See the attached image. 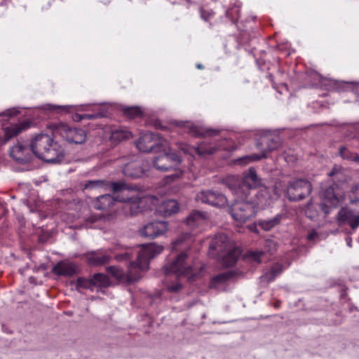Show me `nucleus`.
<instances>
[{
  "mask_svg": "<svg viewBox=\"0 0 359 359\" xmlns=\"http://www.w3.org/2000/svg\"><path fill=\"white\" fill-rule=\"evenodd\" d=\"M84 187L85 189L103 187L105 189L110 188L114 193L117 194L115 198L109 194L97 197L93 203L94 208L97 210H107L111 208L116 201H119L125 203L124 208L130 209L131 215L141 212L142 200L139 189L136 187L129 186L122 182H108L103 180H92L87 182Z\"/></svg>",
  "mask_w": 359,
  "mask_h": 359,
  "instance_id": "1",
  "label": "nucleus"
},
{
  "mask_svg": "<svg viewBox=\"0 0 359 359\" xmlns=\"http://www.w3.org/2000/svg\"><path fill=\"white\" fill-rule=\"evenodd\" d=\"M10 154L15 161L21 163L29 162L32 154L50 163H60L65 156V151L61 145L46 134L36 135L29 147L20 143L15 144L11 147Z\"/></svg>",
  "mask_w": 359,
  "mask_h": 359,
  "instance_id": "2",
  "label": "nucleus"
},
{
  "mask_svg": "<svg viewBox=\"0 0 359 359\" xmlns=\"http://www.w3.org/2000/svg\"><path fill=\"white\" fill-rule=\"evenodd\" d=\"M163 250V247L161 245L156 243L144 245L138 252L136 262L130 263L127 273L117 266H109L107 271L119 281H137L142 277V273L149 269L150 260L161 254Z\"/></svg>",
  "mask_w": 359,
  "mask_h": 359,
  "instance_id": "3",
  "label": "nucleus"
},
{
  "mask_svg": "<svg viewBox=\"0 0 359 359\" xmlns=\"http://www.w3.org/2000/svg\"><path fill=\"white\" fill-rule=\"evenodd\" d=\"M159 154L152 160V166L161 172L175 170V174L167 177L174 181L180 179L183 176L184 170L181 167L182 158L175 152L172 151L170 146L166 140H162L158 142Z\"/></svg>",
  "mask_w": 359,
  "mask_h": 359,
  "instance_id": "4",
  "label": "nucleus"
},
{
  "mask_svg": "<svg viewBox=\"0 0 359 359\" xmlns=\"http://www.w3.org/2000/svg\"><path fill=\"white\" fill-rule=\"evenodd\" d=\"M163 269L167 275L175 274L177 277H184L189 282H192L201 276L203 266L198 262L190 261L186 250L179 253L172 261L168 262Z\"/></svg>",
  "mask_w": 359,
  "mask_h": 359,
  "instance_id": "5",
  "label": "nucleus"
},
{
  "mask_svg": "<svg viewBox=\"0 0 359 359\" xmlns=\"http://www.w3.org/2000/svg\"><path fill=\"white\" fill-rule=\"evenodd\" d=\"M223 184L227 187L236 197H248L250 190L261 185L262 180L257 176L254 168H250L243 177L228 176L223 179Z\"/></svg>",
  "mask_w": 359,
  "mask_h": 359,
  "instance_id": "6",
  "label": "nucleus"
},
{
  "mask_svg": "<svg viewBox=\"0 0 359 359\" xmlns=\"http://www.w3.org/2000/svg\"><path fill=\"white\" fill-rule=\"evenodd\" d=\"M53 133L61 136L68 143L81 144L87 140L86 130L81 128H70L64 123H58L52 126Z\"/></svg>",
  "mask_w": 359,
  "mask_h": 359,
  "instance_id": "7",
  "label": "nucleus"
},
{
  "mask_svg": "<svg viewBox=\"0 0 359 359\" xmlns=\"http://www.w3.org/2000/svg\"><path fill=\"white\" fill-rule=\"evenodd\" d=\"M344 198V191L337 185L330 186L325 189L321 194L322 202L320 208L325 215L330 210L337 207Z\"/></svg>",
  "mask_w": 359,
  "mask_h": 359,
  "instance_id": "8",
  "label": "nucleus"
},
{
  "mask_svg": "<svg viewBox=\"0 0 359 359\" xmlns=\"http://www.w3.org/2000/svg\"><path fill=\"white\" fill-rule=\"evenodd\" d=\"M230 208L232 217L238 222H245L255 215V205L246 201L248 197H237Z\"/></svg>",
  "mask_w": 359,
  "mask_h": 359,
  "instance_id": "9",
  "label": "nucleus"
},
{
  "mask_svg": "<svg viewBox=\"0 0 359 359\" xmlns=\"http://www.w3.org/2000/svg\"><path fill=\"white\" fill-rule=\"evenodd\" d=\"M312 185L308 180L299 179L290 182L287 188V196L290 201H300L309 196Z\"/></svg>",
  "mask_w": 359,
  "mask_h": 359,
  "instance_id": "10",
  "label": "nucleus"
},
{
  "mask_svg": "<svg viewBox=\"0 0 359 359\" xmlns=\"http://www.w3.org/2000/svg\"><path fill=\"white\" fill-rule=\"evenodd\" d=\"M196 201L218 208L226 207L228 204L227 198L224 194L210 189L199 191L196 195Z\"/></svg>",
  "mask_w": 359,
  "mask_h": 359,
  "instance_id": "11",
  "label": "nucleus"
},
{
  "mask_svg": "<svg viewBox=\"0 0 359 359\" xmlns=\"http://www.w3.org/2000/svg\"><path fill=\"white\" fill-rule=\"evenodd\" d=\"M142 202L140 205L145 202H151L156 205V212L163 216H170L173 214L177 213L179 211V204L175 200H166L162 201L161 203L157 204L158 198L155 196H150L148 198H142ZM142 210V208H140Z\"/></svg>",
  "mask_w": 359,
  "mask_h": 359,
  "instance_id": "12",
  "label": "nucleus"
},
{
  "mask_svg": "<svg viewBox=\"0 0 359 359\" xmlns=\"http://www.w3.org/2000/svg\"><path fill=\"white\" fill-rule=\"evenodd\" d=\"M168 230V224L163 221H154L143 226L139 230L140 234L144 238H155L163 235Z\"/></svg>",
  "mask_w": 359,
  "mask_h": 359,
  "instance_id": "13",
  "label": "nucleus"
},
{
  "mask_svg": "<svg viewBox=\"0 0 359 359\" xmlns=\"http://www.w3.org/2000/svg\"><path fill=\"white\" fill-rule=\"evenodd\" d=\"M234 243L224 233L215 235L210 244L209 253L212 257H217L225 252Z\"/></svg>",
  "mask_w": 359,
  "mask_h": 359,
  "instance_id": "14",
  "label": "nucleus"
},
{
  "mask_svg": "<svg viewBox=\"0 0 359 359\" xmlns=\"http://www.w3.org/2000/svg\"><path fill=\"white\" fill-rule=\"evenodd\" d=\"M164 140L160 137L158 135L147 133H144L138 139L136 145L140 151L149 152L153 149L156 151L159 149L158 142Z\"/></svg>",
  "mask_w": 359,
  "mask_h": 359,
  "instance_id": "15",
  "label": "nucleus"
},
{
  "mask_svg": "<svg viewBox=\"0 0 359 359\" xmlns=\"http://www.w3.org/2000/svg\"><path fill=\"white\" fill-rule=\"evenodd\" d=\"M337 220L341 224H348L352 229L359 226V211L351 208H342L338 212Z\"/></svg>",
  "mask_w": 359,
  "mask_h": 359,
  "instance_id": "16",
  "label": "nucleus"
},
{
  "mask_svg": "<svg viewBox=\"0 0 359 359\" xmlns=\"http://www.w3.org/2000/svg\"><path fill=\"white\" fill-rule=\"evenodd\" d=\"M180 149L185 154L194 155V153H197L199 156H205L215 153L219 149L215 146H212V144L203 142L201 144H198L197 147H191L186 144H181Z\"/></svg>",
  "mask_w": 359,
  "mask_h": 359,
  "instance_id": "17",
  "label": "nucleus"
},
{
  "mask_svg": "<svg viewBox=\"0 0 359 359\" xmlns=\"http://www.w3.org/2000/svg\"><path fill=\"white\" fill-rule=\"evenodd\" d=\"M273 195L271 194V191L268 187H262L257 194H256L257 198L252 203L255 205L264 207L269 205L273 199L277 198L280 196L279 191L276 189L273 190Z\"/></svg>",
  "mask_w": 359,
  "mask_h": 359,
  "instance_id": "18",
  "label": "nucleus"
},
{
  "mask_svg": "<svg viewBox=\"0 0 359 359\" xmlns=\"http://www.w3.org/2000/svg\"><path fill=\"white\" fill-rule=\"evenodd\" d=\"M177 126L184 128L187 133L194 137L212 136L217 133L216 130L199 127L188 121L179 122Z\"/></svg>",
  "mask_w": 359,
  "mask_h": 359,
  "instance_id": "19",
  "label": "nucleus"
},
{
  "mask_svg": "<svg viewBox=\"0 0 359 359\" xmlns=\"http://www.w3.org/2000/svg\"><path fill=\"white\" fill-rule=\"evenodd\" d=\"M52 271L57 276H71L77 273L78 266L72 262L64 260L57 263L53 267Z\"/></svg>",
  "mask_w": 359,
  "mask_h": 359,
  "instance_id": "20",
  "label": "nucleus"
},
{
  "mask_svg": "<svg viewBox=\"0 0 359 359\" xmlns=\"http://www.w3.org/2000/svg\"><path fill=\"white\" fill-rule=\"evenodd\" d=\"M241 251L239 248L235 246V244L228 248L225 252L219 254L217 257L220 259L221 263L226 267L233 266L237 262Z\"/></svg>",
  "mask_w": 359,
  "mask_h": 359,
  "instance_id": "21",
  "label": "nucleus"
},
{
  "mask_svg": "<svg viewBox=\"0 0 359 359\" xmlns=\"http://www.w3.org/2000/svg\"><path fill=\"white\" fill-rule=\"evenodd\" d=\"M123 174L130 177H141L144 174V169L139 161H133L126 164L123 168Z\"/></svg>",
  "mask_w": 359,
  "mask_h": 359,
  "instance_id": "22",
  "label": "nucleus"
},
{
  "mask_svg": "<svg viewBox=\"0 0 359 359\" xmlns=\"http://www.w3.org/2000/svg\"><path fill=\"white\" fill-rule=\"evenodd\" d=\"M29 124L25 122H20L12 124L4 128L5 138L8 140L29 128Z\"/></svg>",
  "mask_w": 359,
  "mask_h": 359,
  "instance_id": "23",
  "label": "nucleus"
},
{
  "mask_svg": "<svg viewBox=\"0 0 359 359\" xmlns=\"http://www.w3.org/2000/svg\"><path fill=\"white\" fill-rule=\"evenodd\" d=\"M206 216L204 212L193 211L187 218L186 224L191 229H194L205 222Z\"/></svg>",
  "mask_w": 359,
  "mask_h": 359,
  "instance_id": "24",
  "label": "nucleus"
},
{
  "mask_svg": "<svg viewBox=\"0 0 359 359\" xmlns=\"http://www.w3.org/2000/svg\"><path fill=\"white\" fill-rule=\"evenodd\" d=\"M282 218L281 215H276L273 218L259 220L258 225L264 231H270L280 223Z\"/></svg>",
  "mask_w": 359,
  "mask_h": 359,
  "instance_id": "25",
  "label": "nucleus"
},
{
  "mask_svg": "<svg viewBox=\"0 0 359 359\" xmlns=\"http://www.w3.org/2000/svg\"><path fill=\"white\" fill-rule=\"evenodd\" d=\"M132 134L130 131L124 128H118L113 130L111 133L110 140L112 142L116 144L124 140L131 137Z\"/></svg>",
  "mask_w": 359,
  "mask_h": 359,
  "instance_id": "26",
  "label": "nucleus"
},
{
  "mask_svg": "<svg viewBox=\"0 0 359 359\" xmlns=\"http://www.w3.org/2000/svg\"><path fill=\"white\" fill-rule=\"evenodd\" d=\"M93 287L98 289L106 288L110 285V280L107 275L96 273L91 278Z\"/></svg>",
  "mask_w": 359,
  "mask_h": 359,
  "instance_id": "27",
  "label": "nucleus"
},
{
  "mask_svg": "<svg viewBox=\"0 0 359 359\" xmlns=\"http://www.w3.org/2000/svg\"><path fill=\"white\" fill-rule=\"evenodd\" d=\"M88 262L93 265H101L107 263L110 260L109 255H100L98 252H91L87 256Z\"/></svg>",
  "mask_w": 359,
  "mask_h": 359,
  "instance_id": "28",
  "label": "nucleus"
},
{
  "mask_svg": "<svg viewBox=\"0 0 359 359\" xmlns=\"http://www.w3.org/2000/svg\"><path fill=\"white\" fill-rule=\"evenodd\" d=\"M189 235L188 233H183L180 235L172 243V250H178L181 249H186L189 244L187 243Z\"/></svg>",
  "mask_w": 359,
  "mask_h": 359,
  "instance_id": "29",
  "label": "nucleus"
},
{
  "mask_svg": "<svg viewBox=\"0 0 359 359\" xmlns=\"http://www.w3.org/2000/svg\"><path fill=\"white\" fill-rule=\"evenodd\" d=\"M339 154L343 159L355 161L359 164V156L357 154L350 151L346 147H342L340 148Z\"/></svg>",
  "mask_w": 359,
  "mask_h": 359,
  "instance_id": "30",
  "label": "nucleus"
},
{
  "mask_svg": "<svg viewBox=\"0 0 359 359\" xmlns=\"http://www.w3.org/2000/svg\"><path fill=\"white\" fill-rule=\"evenodd\" d=\"M232 276L231 272H226L214 277L211 280V286L219 288L222 284L225 283Z\"/></svg>",
  "mask_w": 359,
  "mask_h": 359,
  "instance_id": "31",
  "label": "nucleus"
},
{
  "mask_svg": "<svg viewBox=\"0 0 359 359\" xmlns=\"http://www.w3.org/2000/svg\"><path fill=\"white\" fill-rule=\"evenodd\" d=\"M282 270L283 269L280 265L276 264L271 268L269 272L266 273L263 276H262V278L264 281H272L278 275L281 273Z\"/></svg>",
  "mask_w": 359,
  "mask_h": 359,
  "instance_id": "32",
  "label": "nucleus"
},
{
  "mask_svg": "<svg viewBox=\"0 0 359 359\" xmlns=\"http://www.w3.org/2000/svg\"><path fill=\"white\" fill-rule=\"evenodd\" d=\"M71 107L69 105H54L50 104H46L41 107L43 110L50 111H64L67 112L69 109Z\"/></svg>",
  "mask_w": 359,
  "mask_h": 359,
  "instance_id": "33",
  "label": "nucleus"
},
{
  "mask_svg": "<svg viewBox=\"0 0 359 359\" xmlns=\"http://www.w3.org/2000/svg\"><path fill=\"white\" fill-rule=\"evenodd\" d=\"M305 214L309 218L314 219L318 215V205L310 201L306 205Z\"/></svg>",
  "mask_w": 359,
  "mask_h": 359,
  "instance_id": "34",
  "label": "nucleus"
},
{
  "mask_svg": "<svg viewBox=\"0 0 359 359\" xmlns=\"http://www.w3.org/2000/svg\"><path fill=\"white\" fill-rule=\"evenodd\" d=\"M123 113L127 117L133 118L140 116L142 112L140 108L137 107H130L124 108Z\"/></svg>",
  "mask_w": 359,
  "mask_h": 359,
  "instance_id": "35",
  "label": "nucleus"
},
{
  "mask_svg": "<svg viewBox=\"0 0 359 359\" xmlns=\"http://www.w3.org/2000/svg\"><path fill=\"white\" fill-rule=\"evenodd\" d=\"M266 154L265 152H263L262 154L260 155H258V154H252V155H249V156H246L241 159H239L238 161H241V163H243H243L246 164V163H248L250 162H252V161H259L263 158H266Z\"/></svg>",
  "mask_w": 359,
  "mask_h": 359,
  "instance_id": "36",
  "label": "nucleus"
},
{
  "mask_svg": "<svg viewBox=\"0 0 359 359\" xmlns=\"http://www.w3.org/2000/svg\"><path fill=\"white\" fill-rule=\"evenodd\" d=\"M76 287L78 289L86 288L91 290H93V285L91 279L87 280L83 278H79L76 282Z\"/></svg>",
  "mask_w": 359,
  "mask_h": 359,
  "instance_id": "37",
  "label": "nucleus"
},
{
  "mask_svg": "<svg viewBox=\"0 0 359 359\" xmlns=\"http://www.w3.org/2000/svg\"><path fill=\"white\" fill-rule=\"evenodd\" d=\"M102 116L103 115L100 113H97V114H83V115H80V114H74L73 119L76 121H79L83 118L92 119V118H95L100 117Z\"/></svg>",
  "mask_w": 359,
  "mask_h": 359,
  "instance_id": "38",
  "label": "nucleus"
},
{
  "mask_svg": "<svg viewBox=\"0 0 359 359\" xmlns=\"http://www.w3.org/2000/svg\"><path fill=\"white\" fill-rule=\"evenodd\" d=\"M132 257V253L130 250H127L126 252L123 253H118L115 255V259L118 262H121L123 260L130 259Z\"/></svg>",
  "mask_w": 359,
  "mask_h": 359,
  "instance_id": "39",
  "label": "nucleus"
},
{
  "mask_svg": "<svg viewBox=\"0 0 359 359\" xmlns=\"http://www.w3.org/2000/svg\"><path fill=\"white\" fill-rule=\"evenodd\" d=\"M328 175L332 177H335L336 180H340L343 176L342 169L341 168H334L333 170L328 174Z\"/></svg>",
  "mask_w": 359,
  "mask_h": 359,
  "instance_id": "40",
  "label": "nucleus"
},
{
  "mask_svg": "<svg viewBox=\"0 0 359 359\" xmlns=\"http://www.w3.org/2000/svg\"><path fill=\"white\" fill-rule=\"evenodd\" d=\"M182 284L179 282H176L175 283L172 285H170L167 286V290L170 292H176L181 290L182 288Z\"/></svg>",
  "mask_w": 359,
  "mask_h": 359,
  "instance_id": "41",
  "label": "nucleus"
},
{
  "mask_svg": "<svg viewBox=\"0 0 359 359\" xmlns=\"http://www.w3.org/2000/svg\"><path fill=\"white\" fill-rule=\"evenodd\" d=\"M19 111L16 108L9 109L6 110L4 112H2L0 114V116H13L14 115H16Z\"/></svg>",
  "mask_w": 359,
  "mask_h": 359,
  "instance_id": "42",
  "label": "nucleus"
},
{
  "mask_svg": "<svg viewBox=\"0 0 359 359\" xmlns=\"http://www.w3.org/2000/svg\"><path fill=\"white\" fill-rule=\"evenodd\" d=\"M265 245H266V247L269 248V252L270 253H273V252L276 250V245L275 243L272 241H269V240L266 241Z\"/></svg>",
  "mask_w": 359,
  "mask_h": 359,
  "instance_id": "43",
  "label": "nucleus"
},
{
  "mask_svg": "<svg viewBox=\"0 0 359 359\" xmlns=\"http://www.w3.org/2000/svg\"><path fill=\"white\" fill-rule=\"evenodd\" d=\"M201 18L205 21H207L213 15V13L212 11H205L203 9L201 10Z\"/></svg>",
  "mask_w": 359,
  "mask_h": 359,
  "instance_id": "44",
  "label": "nucleus"
},
{
  "mask_svg": "<svg viewBox=\"0 0 359 359\" xmlns=\"http://www.w3.org/2000/svg\"><path fill=\"white\" fill-rule=\"evenodd\" d=\"M353 193L355 197V200H352V203L359 202V184H357L353 189Z\"/></svg>",
  "mask_w": 359,
  "mask_h": 359,
  "instance_id": "45",
  "label": "nucleus"
},
{
  "mask_svg": "<svg viewBox=\"0 0 359 359\" xmlns=\"http://www.w3.org/2000/svg\"><path fill=\"white\" fill-rule=\"evenodd\" d=\"M263 254L262 252H252L251 256L254 259L255 261L259 262H260V257Z\"/></svg>",
  "mask_w": 359,
  "mask_h": 359,
  "instance_id": "46",
  "label": "nucleus"
},
{
  "mask_svg": "<svg viewBox=\"0 0 359 359\" xmlns=\"http://www.w3.org/2000/svg\"><path fill=\"white\" fill-rule=\"evenodd\" d=\"M272 144H273V145H269L268 147L269 151H273L277 148L278 144L276 142L272 141Z\"/></svg>",
  "mask_w": 359,
  "mask_h": 359,
  "instance_id": "47",
  "label": "nucleus"
},
{
  "mask_svg": "<svg viewBox=\"0 0 359 359\" xmlns=\"http://www.w3.org/2000/svg\"><path fill=\"white\" fill-rule=\"evenodd\" d=\"M316 235H317L316 232L313 231L308 235L307 238L309 240L311 241L316 238Z\"/></svg>",
  "mask_w": 359,
  "mask_h": 359,
  "instance_id": "48",
  "label": "nucleus"
},
{
  "mask_svg": "<svg viewBox=\"0 0 359 359\" xmlns=\"http://www.w3.org/2000/svg\"><path fill=\"white\" fill-rule=\"evenodd\" d=\"M346 244L348 247H352V239L350 237L346 238Z\"/></svg>",
  "mask_w": 359,
  "mask_h": 359,
  "instance_id": "49",
  "label": "nucleus"
},
{
  "mask_svg": "<svg viewBox=\"0 0 359 359\" xmlns=\"http://www.w3.org/2000/svg\"><path fill=\"white\" fill-rule=\"evenodd\" d=\"M123 249H124V247L122 245L117 243L115 245V249L114 250H123Z\"/></svg>",
  "mask_w": 359,
  "mask_h": 359,
  "instance_id": "50",
  "label": "nucleus"
},
{
  "mask_svg": "<svg viewBox=\"0 0 359 359\" xmlns=\"http://www.w3.org/2000/svg\"><path fill=\"white\" fill-rule=\"evenodd\" d=\"M196 67H197V68H198V69H202V68H203V65H201V64L197 65V66H196Z\"/></svg>",
  "mask_w": 359,
  "mask_h": 359,
  "instance_id": "51",
  "label": "nucleus"
}]
</instances>
